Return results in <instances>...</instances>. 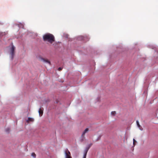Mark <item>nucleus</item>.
<instances>
[{
	"mask_svg": "<svg viewBox=\"0 0 158 158\" xmlns=\"http://www.w3.org/2000/svg\"><path fill=\"white\" fill-rule=\"evenodd\" d=\"M43 40L44 41H48L50 43L52 44L55 41L54 36L52 34L48 33L43 36Z\"/></svg>",
	"mask_w": 158,
	"mask_h": 158,
	"instance_id": "1",
	"label": "nucleus"
},
{
	"mask_svg": "<svg viewBox=\"0 0 158 158\" xmlns=\"http://www.w3.org/2000/svg\"><path fill=\"white\" fill-rule=\"evenodd\" d=\"M15 47L12 45V47L10 50V54L11 55V58L12 60H13L15 54Z\"/></svg>",
	"mask_w": 158,
	"mask_h": 158,
	"instance_id": "2",
	"label": "nucleus"
},
{
	"mask_svg": "<svg viewBox=\"0 0 158 158\" xmlns=\"http://www.w3.org/2000/svg\"><path fill=\"white\" fill-rule=\"evenodd\" d=\"M65 154V158H72L71 156L70 152L67 149H66L64 151Z\"/></svg>",
	"mask_w": 158,
	"mask_h": 158,
	"instance_id": "3",
	"label": "nucleus"
},
{
	"mask_svg": "<svg viewBox=\"0 0 158 158\" xmlns=\"http://www.w3.org/2000/svg\"><path fill=\"white\" fill-rule=\"evenodd\" d=\"M89 131V129L88 128H86L84 130V131L83 132L81 136V137L82 138V139L81 140V141H83L84 140V139H85V134L87 132Z\"/></svg>",
	"mask_w": 158,
	"mask_h": 158,
	"instance_id": "4",
	"label": "nucleus"
},
{
	"mask_svg": "<svg viewBox=\"0 0 158 158\" xmlns=\"http://www.w3.org/2000/svg\"><path fill=\"white\" fill-rule=\"evenodd\" d=\"M43 112V108H40L39 110V113L40 115L41 116L42 115Z\"/></svg>",
	"mask_w": 158,
	"mask_h": 158,
	"instance_id": "5",
	"label": "nucleus"
},
{
	"mask_svg": "<svg viewBox=\"0 0 158 158\" xmlns=\"http://www.w3.org/2000/svg\"><path fill=\"white\" fill-rule=\"evenodd\" d=\"M41 60H42L44 62H46V63H47L48 64H49L51 65V62H50V61H49V60H48L47 59H45L44 58H41Z\"/></svg>",
	"mask_w": 158,
	"mask_h": 158,
	"instance_id": "6",
	"label": "nucleus"
},
{
	"mask_svg": "<svg viewBox=\"0 0 158 158\" xmlns=\"http://www.w3.org/2000/svg\"><path fill=\"white\" fill-rule=\"evenodd\" d=\"M136 123L138 127L141 130H142L143 129L142 127H141V126L140 125L139 122L138 121H136Z\"/></svg>",
	"mask_w": 158,
	"mask_h": 158,
	"instance_id": "7",
	"label": "nucleus"
},
{
	"mask_svg": "<svg viewBox=\"0 0 158 158\" xmlns=\"http://www.w3.org/2000/svg\"><path fill=\"white\" fill-rule=\"evenodd\" d=\"M34 120V119L33 118L29 117L28 120H27V122L29 123V122H33Z\"/></svg>",
	"mask_w": 158,
	"mask_h": 158,
	"instance_id": "8",
	"label": "nucleus"
},
{
	"mask_svg": "<svg viewBox=\"0 0 158 158\" xmlns=\"http://www.w3.org/2000/svg\"><path fill=\"white\" fill-rule=\"evenodd\" d=\"M5 131L7 133H9L10 131V128L8 127L6 129H5Z\"/></svg>",
	"mask_w": 158,
	"mask_h": 158,
	"instance_id": "9",
	"label": "nucleus"
},
{
	"mask_svg": "<svg viewBox=\"0 0 158 158\" xmlns=\"http://www.w3.org/2000/svg\"><path fill=\"white\" fill-rule=\"evenodd\" d=\"M111 114L112 115L114 116L116 114V112L115 111H112L111 112Z\"/></svg>",
	"mask_w": 158,
	"mask_h": 158,
	"instance_id": "10",
	"label": "nucleus"
},
{
	"mask_svg": "<svg viewBox=\"0 0 158 158\" xmlns=\"http://www.w3.org/2000/svg\"><path fill=\"white\" fill-rule=\"evenodd\" d=\"M31 156H32L34 158H35L36 156V155L34 153H31Z\"/></svg>",
	"mask_w": 158,
	"mask_h": 158,
	"instance_id": "11",
	"label": "nucleus"
},
{
	"mask_svg": "<svg viewBox=\"0 0 158 158\" xmlns=\"http://www.w3.org/2000/svg\"><path fill=\"white\" fill-rule=\"evenodd\" d=\"M89 149V147H86L84 151L87 152Z\"/></svg>",
	"mask_w": 158,
	"mask_h": 158,
	"instance_id": "12",
	"label": "nucleus"
},
{
	"mask_svg": "<svg viewBox=\"0 0 158 158\" xmlns=\"http://www.w3.org/2000/svg\"><path fill=\"white\" fill-rule=\"evenodd\" d=\"M89 149V147H86L84 151L87 152Z\"/></svg>",
	"mask_w": 158,
	"mask_h": 158,
	"instance_id": "13",
	"label": "nucleus"
},
{
	"mask_svg": "<svg viewBox=\"0 0 158 158\" xmlns=\"http://www.w3.org/2000/svg\"><path fill=\"white\" fill-rule=\"evenodd\" d=\"M133 145L135 146V143L136 142V141H135V139H133Z\"/></svg>",
	"mask_w": 158,
	"mask_h": 158,
	"instance_id": "14",
	"label": "nucleus"
},
{
	"mask_svg": "<svg viewBox=\"0 0 158 158\" xmlns=\"http://www.w3.org/2000/svg\"><path fill=\"white\" fill-rule=\"evenodd\" d=\"M87 152H86V151H84V155L86 156Z\"/></svg>",
	"mask_w": 158,
	"mask_h": 158,
	"instance_id": "15",
	"label": "nucleus"
},
{
	"mask_svg": "<svg viewBox=\"0 0 158 158\" xmlns=\"http://www.w3.org/2000/svg\"><path fill=\"white\" fill-rule=\"evenodd\" d=\"M62 68L61 67H59L58 68V70L59 71H60L61 70H62Z\"/></svg>",
	"mask_w": 158,
	"mask_h": 158,
	"instance_id": "16",
	"label": "nucleus"
},
{
	"mask_svg": "<svg viewBox=\"0 0 158 158\" xmlns=\"http://www.w3.org/2000/svg\"><path fill=\"white\" fill-rule=\"evenodd\" d=\"M92 145V144L91 143L90 144H89V146L88 147H89V148H90V147Z\"/></svg>",
	"mask_w": 158,
	"mask_h": 158,
	"instance_id": "17",
	"label": "nucleus"
},
{
	"mask_svg": "<svg viewBox=\"0 0 158 158\" xmlns=\"http://www.w3.org/2000/svg\"><path fill=\"white\" fill-rule=\"evenodd\" d=\"M86 156L83 155V158H86Z\"/></svg>",
	"mask_w": 158,
	"mask_h": 158,
	"instance_id": "18",
	"label": "nucleus"
}]
</instances>
